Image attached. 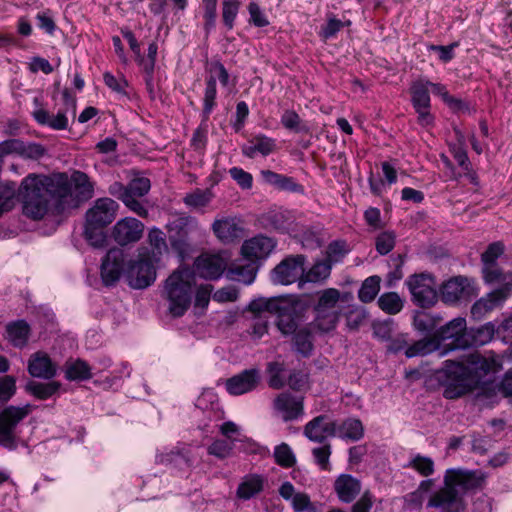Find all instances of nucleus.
I'll return each instance as SVG.
<instances>
[{
    "label": "nucleus",
    "mask_w": 512,
    "mask_h": 512,
    "mask_svg": "<svg viewBox=\"0 0 512 512\" xmlns=\"http://www.w3.org/2000/svg\"><path fill=\"white\" fill-rule=\"evenodd\" d=\"M265 227L276 230L280 233L290 231L294 220L291 213L287 210H272L263 216Z\"/></svg>",
    "instance_id": "nucleus-33"
},
{
    "label": "nucleus",
    "mask_w": 512,
    "mask_h": 512,
    "mask_svg": "<svg viewBox=\"0 0 512 512\" xmlns=\"http://www.w3.org/2000/svg\"><path fill=\"white\" fill-rule=\"evenodd\" d=\"M450 151L458 165L463 169L466 175L470 177L471 181L475 183V174L472 172L471 163L466 150L462 146L454 145L451 147Z\"/></svg>",
    "instance_id": "nucleus-62"
},
{
    "label": "nucleus",
    "mask_w": 512,
    "mask_h": 512,
    "mask_svg": "<svg viewBox=\"0 0 512 512\" xmlns=\"http://www.w3.org/2000/svg\"><path fill=\"white\" fill-rule=\"evenodd\" d=\"M198 226L196 218L192 216H179L170 220L166 225V229L168 237L189 239V234L193 230H197Z\"/></svg>",
    "instance_id": "nucleus-30"
},
{
    "label": "nucleus",
    "mask_w": 512,
    "mask_h": 512,
    "mask_svg": "<svg viewBox=\"0 0 512 512\" xmlns=\"http://www.w3.org/2000/svg\"><path fill=\"white\" fill-rule=\"evenodd\" d=\"M405 467L416 470L424 477H428L434 473L433 460L430 457L421 456L419 454L413 457Z\"/></svg>",
    "instance_id": "nucleus-56"
},
{
    "label": "nucleus",
    "mask_w": 512,
    "mask_h": 512,
    "mask_svg": "<svg viewBox=\"0 0 512 512\" xmlns=\"http://www.w3.org/2000/svg\"><path fill=\"white\" fill-rule=\"evenodd\" d=\"M23 204V214L32 220H41L49 211L50 199L43 191V185L37 180V174L26 176L18 189Z\"/></svg>",
    "instance_id": "nucleus-5"
},
{
    "label": "nucleus",
    "mask_w": 512,
    "mask_h": 512,
    "mask_svg": "<svg viewBox=\"0 0 512 512\" xmlns=\"http://www.w3.org/2000/svg\"><path fill=\"white\" fill-rule=\"evenodd\" d=\"M276 245L275 239L259 234L244 241L241 253L246 260L257 264L258 261L265 260L273 252Z\"/></svg>",
    "instance_id": "nucleus-20"
},
{
    "label": "nucleus",
    "mask_w": 512,
    "mask_h": 512,
    "mask_svg": "<svg viewBox=\"0 0 512 512\" xmlns=\"http://www.w3.org/2000/svg\"><path fill=\"white\" fill-rule=\"evenodd\" d=\"M119 204L108 197L98 198L85 214V223L105 228L116 218Z\"/></svg>",
    "instance_id": "nucleus-15"
},
{
    "label": "nucleus",
    "mask_w": 512,
    "mask_h": 512,
    "mask_svg": "<svg viewBox=\"0 0 512 512\" xmlns=\"http://www.w3.org/2000/svg\"><path fill=\"white\" fill-rule=\"evenodd\" d=\"M150 188L151 183L148 178H134L127 184V195H129L130 198H140L145 196Z\"/></svg>",
    "instance_id": "nucleus-60"
},
{
    "label": "nucleus",
    "mask_w": 512,
    "mask_h": 512,
    "mask_svg": "<svg viewBox=\"0 0 512 512\" xmlns=\"http://www.w3.org/2000/svg\"><path fill=\"white\" fill-rule=\"evenodd\" d=\"M16 184L8 181L0 184V217L15 206Z\"/></svg>",
    "instance_id": "nucleus-50"
},
{
    "label": "nucleus",
    "mask_w": 512,
    "mask_h": 512,
    "mask_svg": "<svg viewBox=\"0 0 512 512\" xmlns=\"http://www.w3.org/2000/svg\"><path fill=\"white\" fill-rule=\"evenodd\" d=\"M482 277L486 284L499 285V288H508L512 291V272L503 271L498 264L482 266Z\"/></svg>",
    "instance_id": "nucleus-34"
},
{
    "label": "nucleus",
    "mask_w": 512,
    "mask_h": 512,
    "mask_svg": "<svg viewBox=\"0 0 512 512\" xmlns=\"http://www.w3.org/2000/svg\"><path fill=\"white\" fill-rule=\"evenodd\" d=\"M339 299L340 291L336 288H327L319 293L318 302L314 307V326L321 332H329L336 327L339 320L336 305Z\"/></svg>",
    "instance_id": "nucleus-9"
},
{
    "label": "nucleus",
    "mask_w": 512,
    "mask_h": 512,
    "mask_svg": "<svg viewBox=\"0 0 512 512\" xmlns=\"http://www.w3.org/2000/svg\"><path fill=\"white\" fill-rule=\"evenodd\" d=\"M505 246L503 242L496 241L488 245L487 249L481 254L482 266H491L497 264V259L503 255Z\"/></svg>",
    "instance_id": "nucleus-58"
},
{
    "label": "nucleus",
    "mask_w": 512,
    "mask_h": 512,
    "mask_svg": "<svg viewBox=\"0 0 512 512\" xmlns=\"http://www.w3.org/2000/svg\"><path fill=\"white\" fill-rule=\"evenodd\" d=\"M334 490L343 503H351L361 492V482L349 474H341L334 482Z\"/></svg>",
    "instance_id": "nucleus-26"
},
{
    "label": "nucleus",
    "mask_w": 512,
    "mask_h": 512,
    "mask_svg": "<svg viewBox=\"0 0 512 512\" xmlns=\"http://www.w3.org/2000/svg\"><path fill=\"white\" fill-rule=\"evenodd\" d=\"M6 333L8 340L14 347L23 348L29 339L30 326L24 320H17L6 326Z\"/></svg>",
    "instance_id": "nucleus-37"
},
{
    "label": "nucleus",
    "mask_w": 512,
    "mask_h": 512,
    "mask_svg": "<svg viewBox=\"0 0 512 512\" xmlns=\"http://www.w3.org/2000/svg\"><path fill=\"white\" fill-rule=\"evenodd\" d=\"M37 180L43 185V191L50 199L56 200L57 213H64L67 210L77 208V201L71 188V183L65 173L53 176L38 175Z\"/></svg>",
    "instance_id": "nucleus-6"
},
{
    "label": "nucleus",
    "mask_w": 512,
    "mask_h": 512,
    "mask_svg": "<svg viewBox=\"0 0 512 512\" xmlns=\"http://www.w3.org/2000/svg\"><path fill=\"white\" fill-rule=\"evenodd\" d=\"M144 224L136 218L125 217L115 223L112 237L120 246L138 242L143 235Z\"/></svg>",
    "instance_id": "nucleus-18"
},
{
    "label": "nucleus",
    "mask_w": 512,
    "mask_h": 512,
    "mask_svg": "<svg viewBox=\"0 0 512 512\" xmlns=\"http://www.w3.org/2000/svg\"><path fill=\"white\" fill-rule=\"evenodd\" d=\"M216 94V77L213 75V72L210 71V75L206 79V88L203 98V115L206 119L216 106Z\"/></svg>",
    "instance_id": "nucleus-52"
},
{
    "label": "nucleus",
    "mask_w": 512,
    "mask_h": 512,
    "mask_svg": "<svg viewBox=\"0 0 512 512\" xmlns=\"http://www.w3.org/2000/svg\"><path fill=\"white\" fill-rule=\"evenodd\" d=\"M71 185L74 186V199L77 201V208L80 203L91 199L94 195V184L90 181L88 175L81 171H75L71 176Z\"/></svg>",
    "instance_id": "nucleus-31"
},
{
    "label": "nucleus",
    "mask_w": 512,
    "mask_h": 512,
    "mask_svg": "<svg viewBox=\"0 0 512 512\" xmlns=\"http://www.w3.org/2000/svg\"><path fill=\"white\" fill-rule=\"evenodd\" d=\"M234 440L217 439L209 445L207 451L209 455H213L219 459H225L232 453Z\"/></svg>",
    "instance_id": "nucleus-59"
},
{
    "label": "nucleus",
    "mask_w": 512,
    "mask_h": 512,
    "mask_svg": "<svg viewBox=\"0 0 512 512\" xmlns=\"http://www.w3.org/2000/svg\"><path fill=\"white\" fill-rule=\"evenodd\" d=\"M128 285L134 289H145L156 280V269L146 258L131 261L126 271Z\"/></svg>",
    "instance_id": "nucleus-14"
},
{
    "label": "nucleus",
    "mask_w": 512,
    "mask_h": 512,
    "mask_svg": "<svg viewBox=\"0 0 512 512\" xmlns=\"http://www.w3.org/2000/svg\"><path fill=\"white\" fill-rule=\"evenodd\" d=\"M396 235L392 231L381 232L375 239V248L380 255L388 254L395 246Z\"/></svg>",
    "instance_id": "nucleus-63"
},
{
    "label": "nucleus",
    "mask_w": 512,
    "mask_h": 512,
    "mask_svg": "<svg viewBox=\"0 0 512 512\" xmlns=\"http://www.w3.org/2000/svg\"><path fill=\"white\" fill-rule=\"evenodd\" d=\"M168 0H149L148 9L151 14L160 17L158 30L168 28Z\"/></svg>",
    "instance_id": "nucleus-57"
},
{
    "label": "nucleus",
    "mask_w": 512,
    "mask_h": 512,
    "mask_svg": "<svg viewBox=\"0 0 512 512\" xmlns=\"http://www.w3.org/2000/svg\"><path fill=\"white\" fill-rule=\"evenodd\" d=\"M441 318L428 312L419 311L416 312L413 318L414 328L425 334L434 333L437 330V326Z\"/></svg>",
    "instance_id": "nucleus-45"
},
{
    "label": "nucleus",
    "mask_w": 512,
    "mask_h": 512,
    "mask_svg": "<svg viewBox=\"0 0 512 512\" xmlns=\"http://www.w3.org/2000/svg\"><path fill=\"white\" fill-rule=\"evenodd\" d=\"M292 335L293 349L304 358L310 357L314 348L311 331L303 327Z\"/></svg>",
    "instance_id": "nucleus-41"
},
{
    "label": "nucleus",
    "mask_w": 512,
    "mask_h": 512,
    "mask_svg": "<svg viewBox=\"0 0 512 512\" xmlns=\"http://www.w3.org/2000/svg\"><path fill=\"white\" fill-rule=\"evenodd\" d=\"M261 381L259 369L251 368L230 377L225 382V388L231 395L238 396L255 390Z\"/></svg>",
    "instance_id": "nucleus-21"
},
{
    "label": "nucleus",
    "mask_w": 512,
    "mask_h": 512,
    "mask_svg": "<svg viewBox=\"0 0 512 512\" xmlns=\"http://www.w3.org/2000/svg\"><path fill=\"white\" fill-rule=\"evenodd\" d=\"M277 148L276 140L264 134H257L248 140V144L242 147V154L248 158H254L257 154L264 157L273 153Z\"/></svg>",
    "instance_id": "nucleus-27"
},
{
    "label": "nucleus",
    "mask_w": 512,
    "mask_h": 512,
    "mask_svg": "<svg viewBox=\"0 0 512 512\" xmlns=\"http://www.w3.org/2000/svg\"><path fill=\"white\" fill-rule=\"evenodd\" d=\"M84 236L90 245L95 248H102L106 244V235L101 227L85 223Z\"/></svg>",
    "instance_id": "nucleus-61"
},
{
    "label": "nucleus",
    "mask_w": 512,
    "mask_h": 512,
    "mask_svg": "<svg viewBox=\"0 0 512 512\" xmlns=\"http://www.w3.org/2000/svg\"><path fill=\"white\" fill-rule=\"evenodd\" d=\"M412 300L420 307L433 306L437 301L434 279L429 274H414L406 281Z\"/></svg>",
    "instance_id": "nucleus-13"
},
{
    "label": "nucleus",
    "mask_w": 512,
    "mask_h": 512,
    "mask_svg": "<svg viewBox=\"0 0 512 512\" xmlns=\"http://www.w3.org/2000/svg\"><path fill=\"white\" fill-rule=\"evenodd\" d=\"M502 333L501 325L496 326L494 322H487L478 328L468 329V347L482 346L489 343L494 335Z\"/></svg>",
    "instance_id": "nucleus-32"
},
{
    "label": "nucleus",
    "mask_w": 512,
    "mask_h": 512,
    "mask_svg": "<svg viewBox=\"0 0 512 512\" xmlns=\"http://www.w3.org/2000/svg\"><path fill=\"white\" fill-rule=\"evenodd\" d=\"M306 256L302 254L290 255L284 258L271 272V280L274 284L290 285L300 282L304 274Z\"/></svg>",
    "instance_id": "nucleus-12"
},
{
    "label": "nucleus",
    "mask_w": 512,
    "mask_h": 512,
    "mask_svg": "<svg viewBox=\"0 0 512 512\" xmlns=\"http://www.w3.org/2000/svg\"><path fill=\"white\" fill-rule=\"evenodd\" d=\"M467 329L466 319L463 317H457L445 325L439 327L432 335L436 340L439 348L445 341L451 340V342L444 346L440 351L439 355L444 356L448 352L456 349H465L468 347L469 334Z\"/></svg>",
    "instance_id": "nucleus-10"
},
{
    "label": "nucleus",
    "mask_w": 512,
    "mask_h": 512,
    "mask_svg": "<svg viewBox=\"0 0 512 512\" xmlns=\"http://www.w3.org/2000/svg\"><path fill=\"white\" fill-rule=\"evenodd\" d=\"M332 265L329 261L320 260L313 264L307 271H304L303 278L300 279L299 287L302 288L305 283H320L329 278Z\"/></svg>",
    "instance_id": "nucleus-38"
},
{
    "label": "nucleus",
    "mask_w": 512,
    "mask_h": 512,
    "mask_svg": "<svg viewBox=\"0 0 512 512\" xmlns=\"http://www.w3.org/2000/svg\"><path fill=\"white\" fill-rule=\"evenodd\" d=\"M337 436L342 439L358 441L364 435V427L362 422L356 418H348L340 425L337 424Z\"/></svg>",
    "instance_id": "nucleus-42"
},
{
    "label": "nucleus",
    "mask_w": 512,
    "mask_h": 512,
    "mask_svg": "<svg viewBox=\"0 0 512 512\" xmlns=\"http://www.w3.org/2000/svg\"><path fill=\"white\" fill-rule=\"evenodd\" d=\"M32 405H10L0 411V446L8 450L18 447L16 429L18 424L32 412Z\"/></svg>",
    "instance_id": "nucleus-8"
},
{
    "label": "nucleus",
    "mask_w": 512,
    "mask_h": 512,
    "mask_svg": "<svg viewBox=\"0 0 512 512\" xmlns=\"http://www.w3.org/2000/svg\"><path fill=\"white\" fill-rule=\"evenodd\" d=\"M213 199V193L210 189H195L188 193L183 198V202L190 208H203L206 207Z\"/></svg>",
    "instance_id": "nucleus-51"
},
{
    "label": "nucleus",
    "mask_w": 512,
    "mask_h": 512,
    "mask_svg": "<svg viewBox=\"0 0 512 512\" xmlns=\"http://www.w3.org/2000/svg\"><path fill=\"white\" fill-rule=\"evenodd\" d=\"M346 325L349 330L357 331L366 320V311L362 307H351L346 313Z\"/></svg>",
    "instance_id": "nucleus-64"
},
{
    "label": "nucleus",
    "mask_w": 512,
    "mask_h": 512,
    "mask_svg": "<svg viewBox=\"0 0 512 512\" xmlns=\"http://www.w3.org/2000/svg\"><path fill=\"white\" fill-rule=\"evenodd\" d=\"M502 367V358L492 351L484 356L469 353L463 355L461 361L446 360L440 372L443 396L446 399H457L473 390H479L478 396L483 394L488 398L498 392L505 397L512 396V368L505 373L499 384L491 380Z\"/></svg>",
    "instance_id": "nucleus-1"
},
{
    "label": "nucleus",
    "mask_w": 512,
    "mask_h": 512,
    "mask_svg": "<svg viewBox=\"0 0 512 512\" xmlns=\"http://www.w3.org/2000/svg\"><path fill=\"white\" fill-rule=\"evenodd\" d=\"M227 259L221 254L204 253L194 261V273L207 280L219 279L227 268Z\"/></svg>",
    "instance_id": "nucleus-19"
},
{
    "label": "nucleus",
    "mask_w": 512,
    "mask_h": 512,
    "mask_svg": "<svg viewBox=\"0 0 512 512\" xmlns=\"http://www.w3.org/2000/svg\"><path fill=\"white\" fill-rule=\"evenodd\" d=\"M66 110H60L55 116H51L48 111L38 109L33 112L35 120L42 125H47L55 130H63L68 126V118Z\"/></svg>",
    "instance_id": "nucleus-40"
},
{
    "label": "nucleus",
    "mask_w": 512,
    "mask_h": 512,
    "mask_svg": "<svg viewBox=\"0 0 512 512\" xmlns=\"http://www.w3.org/2000/svg\"><path fill=\"white\" fill-rule=\"evenodd\" d=\"M428 84H431L429 80L420 78L413 81L410 86L411 103L417 113V123L423 128H430L435 124V117L430 112Z\"/></svg>",
    "instance_id": "nucleus-11"
},
{
    "label": "nucleus",
    "mask_w": 512,
    "mask_h": 512,
    "mask_svg": "<svg viewBox=\"0 0 512 512\" xmlns=\"http://www.w3.org/2000/svg\"><path fill=\"white\" fill-rule=\"evenodd\" d=\"M253 309L260 311L268 309L269 314L276 315V326L282 335H292L298 330L300 305L298 301L288 297L258 298Z\"/></svg>",
    "instance_id": "nucleus-4"
},
{
    "label": "nucleus",
    "mask_w": 512,
    "mask_h": 512,
    "mask_svg": "<svg viewBox=\"0 0 512 512\" xmlns=\"http://www.w3.org/2000/svg\"><path fill=\"white\" fill-rule=\"evenodd\" d=\"M258 265L249 261L248 263H234L228 269V277L233 281L251 284L256 277Z\"/></svg>",
    "instance_id": "nucleus-39"
},
{
    "label": "nucleus",
    "mask_w": 512,
    "mask_h": 512,
    "mask_svg": "<svg viewBox=\"0 0 512 512\" xmlns=\"http://www.w3.org/2000/svg\"><path fill=\"white\" fill-rule=\"evenodd\" d=\"M63 370L68 381H86L93 377L91 366L80 358L67 359Z\"/></svg>",
    "instance_id": "nucleus-29"
},
{
    "label": "nucleus",
    "mask_w": 512,
    "mask_h": 512,
    "mask_svg": "<svg viewBox=\"0 0 512 512\" xmlns=\"http://www.w3.org/2000/svg\"><path fill=\"white\" fill-rule=\"evenodd\" d=\"M266 484V478L260 474L245 475L239 483L236 496L240 500H250L260 494Z\"/></svg>",
    "instance_id": "nucleus-28"
},
{
    "label": "nucleus",
    "mask_w": 512,
    "mask_h": 512,
    "mask_svg": "<svg viewBox=\"0 0 512 512\" xmlns=\"http://www.w3.org/2000/svg\"><path fill=\"white\" fill-rule=\"evenodd\" d=\"M485 481L486 474L481 470L447 469L443 477V487L432 494L427 506L440 512H464L465 495L482 489Z\"/></svg>",
    "instance_id": "nucleus-3"
},
{
    "label": "nucleus",
    "mask_w": 512,
    "mask_h": 512,
    "mask_svg": "<svg viewBox=\"0 0 512 512\" xmlns=\"http://www.w3.org/2000/svg\"><path fill=\"white\" fill-rule=\"evenodd\" d=\"M381 279L379 276H370L364 280L358 292V297L363 303H369L375 299L380 290Z\"/></svg>",
    "instance_id": "nucleus-53"
},
{
    "label": "nucleus",
    "mask_w": 512,
    "mask_h": 512,
    "mask_svg": "<svg viewBox=\"0 0 512 512\" xmlns=\"http://www.w3.org/2000/svg\"><path fill=\"white\" fill-rule=\"evenodd\" d=\"M156 462L163 465H172L184 470L192 466V459L186 449L173 448L169 452L156 455Z\"/></svg>",
    "instance_id": "nucleus-35"
},
{
    "label": "nucleus",
    "mask_w": 512,
    "mask_h": 512,
    "mask_svg": "<svg viewBox=\"0 0 512 512\" xmlns=\"http://www.w3.org/2000/svg\"><path fill=\"white\" fill-rule=\"evenodd\" d=\"M255 302L256 299L250 302L247 312L251 315L249 318L251 335L259 339L268 332L269 312L268 309H262L260 311L254 310L252 306Z\"/></svg>",
    "instance_id": "nucleus-36"
},
{
    "label": "nucleus",
    "mask_w": 512,
    "mask_h": 512,
    "mask_svg": "<svg viewBox=\"0 0 512 512\" xmlns=\"http://www.w3.org/2000/svg\"><path fill=\"white\" fill-rule=\"evenodd\" d=\"M125 254L120 248L108 250L102 259L100 274L105 286H114L120 279L124 269Z\"/></svg>",
    "instance_id": "nucleus-16"
},
{
    "label": "nucleus",
    "mask_w": 512,
    "mask_h": 512,
    "mask_svg": "<svg viewBox=\"0 0 512 512\" xmlns=\"http://www.w3.org/2000/svg\"><path fill=\"white\" fill-rule=\"evenodd\" d=\"M286 365L283 361H271L266 364V373L268 375V385L272 389H282L286 385L284 373Z\"/></svg>",
    "instance_id": "nucleus-43"
},
{
    "label": "nucleus",
    "mask_w": 512,
    "mask_h": 512,
    "mask_svg": "<svg viewBox=\"0 0 512 512\" xmlns=\"http://www.w3.org/2000/svg\"><path fill=\"white\" fill-rule=\"evenodd\" d=\"M27 371L34 378L53 379L57 375V365L43 351H37L28 359Z\"/></svg>",
    "instance_id": "nucleus-23"
},
{
    "label": "nucleus",
    "mask_w": 512,
    "mask_h": 512,
    "mask_svg": "<svg viewBox=\"0 0 512 512\" xmlns=\"http://www.w3.org/2000/svg\"><path fill=\"white\" fill-rule=\"evenodd\" d=\"M274 459L275 462L284 468L293 467L296 463V458L291 448L286 443H281L277 445L274 449Z\"/></svg>",
    "instance_id": "nucleus-55"
},
{
    "label": "nucleus",
    "mask_w": 512,
    "mask_h": 512,
    "mask_svg": "<svg viewBox=\"0 0 512 512\" xmlns=\"http://www.w3.org/2000/svg\"><path fill=\"white\" fill-rule=\"evenodd\" d=\"M212 230L223 243H231L243 236L242 222L236 217L216 219L212 224Z\"/></svg>",
    "instance_id": "nucleus-25"
},
{
    "label": "nucleus",
    "mask_w": 512,
    "mask_h": 512,
    "mask_svg": "<svg viewBox=\"0 0 512 512\" xmlns=\"http://www.w3.org/2000/svg\"><path fill=\"white\" fill-rule=\"evenodd\" d=\"M148 241L152 247V258L158 262L163 254L168 252V245L163 231L155 227L150 229Z\"/></svg>",
    "instance_id": "nucleus-46"
},
{
    "label": "nucleus",
    "mask_w": 512,
    "mask_h": 512,
    "mask_svg": "<svg viewBox=\"0 0 512 512\" xmlns=\"http://www.w3.org/2000/svg\"><path fill=\"white\" fill-rule=\"evenodd\" d=\"M377 304L383 312L395 315L403 309L404 301L398 293L386 292L378 298Z\"/></svg>",
    "instance_id": "nucleus-47"
},
{
    "label": "nucleus",
    "mask_w": 512,
    "mask_h": 512,
    "mask_svg": "<svg viewBox=\"0 0 512 512\" xmlns=\"http://www.w3.org/2000/svg\"><path fill=\"white\" fill-rule=\"evenodd\" d=\"M211 284L197 285L195 273L188 266H179L164 280L161 297L167 302V311L174 317H182L194 300L195 308L206 309L211 299Z\"/></svg>",
    "instance_id": "nucleus-2"
},
{
    "label": "nucleus",
    "mask_w": 512,
    "mask_h": 512,
    "mask_svg": "<svg viewBox=\"0 0 512 512\" xmlns=\"http://www.w3.org/2000/svg\"><path fill=\"white\" fill-rule=\"evenodd\" d=\"M350 252L348 243L345 240H334L326 248V261L331 265L339 263Z\"/></svg>",
    "instance_id": "nucleus-54"
},
{
    "label": "nucleus",
    "mask_w": 512,
    "mask_h": 512,
    "mask_svg": "<svg viewBox=\"0 0 512 512\" xmlns=\"http://www.w3.org/2000/svg\"><path fill=\"white\" fill-rule=\"evenodd\" d=\"M273 408L284 422L295 421L304 415V397L282 392L273 400Z\"/></svg>",
    "instance_id": "nucleus-17"
},
{
    "label": "nucleus",
    "mask_w": 512,
    "mask_h": 512,
    "mask_svg": "<svg viewBox=\"0 0 512 512\" xmlns=\"http://www.w3.org/2000/svg\"><path fill=\"white\" fill-rule=\"evenodd\" d=\"M438 350H440V348L432 335L429 338H423L408 346L405 349V355L408 358H412L419 355H427Z\"/></svg>",
    "instance_id": "nucleus-48"
},
{
    "label": "nucleus",
    "mask_w": 512,
    "mask_h": 512,
    "mask_svg": "<svg viewBox=\"0 0 512 512\" xmlns=\"http://www.w3.org/2000/svg\"><path fill=\"white\" fill-rule=\"evenodd\" d=\"M508 288H497L478 299L471 307V315L474 319H481L487 313L501 306L508 298Z\"/></svg>",
    "instance_id": "nucleus-24"
},
{
    "label": "nucleus",
    "mask_w": 512,
    "mask_h": 512,
    "mask_svg": "<svg viewBox=\"0 0 512 512\" xmlns=\"http://www.w3.org/2000/svg\"><path fill=\"white\" fill-rule=\"evenodd\" d=\"M479 288L473 278L457 275L444 281L439 287V297L447 305L456 306L471 301Z\"/></svg>",
    "instance_id": "nucleus-7"
},
{
    "label": "nucleus",
    "mask_w": 512,
    "mask_h": 512,
    "mask_svg": "<svg viewBox=\"0 0 512 512\" xmlns=\"http://www.w3.org/2000/svg\"><path fill=\"white\" fill-rule=\"evenodd\" d=\"M240 7V0H222L221 18L223 26L227 31H231L234 28Z\"/></svg>",
    "instance_id": "nucleus-49"
},
{
    "label": "nucleus",
    "mask_w": 512,
    "mask_h": 512,
    "mask_svg": "<svg viewBox=\"0 0 512 512\" xmlns=\"http://www.w3.org/2000/svg\"><path fill=\"white\" fill-rule=\"evenodd\" d=\"M337 434V423L329 421L327 416L314 417L304 426V435L312 442L323 443L328 437Z\"/></svg>",
    "instance_id": "nucleus-22"
},
{
    "label": "nucleus",
    "mask_w": 512,
    "mask_h": 512,
    "mask_svg": "<svg viewBox=\"0 0 512 512\" xmlns=\"http://www.w3.org/2000/svg\"><path fill=\"white\" fill-rule=\"evenodd\" d=\"M61 388V383L51 381L47 383L31 381L26 385V391L40 400H46L56 394Z\"/></svg>",
    "instance_id": "nucleus-44"
}]
</instances>
